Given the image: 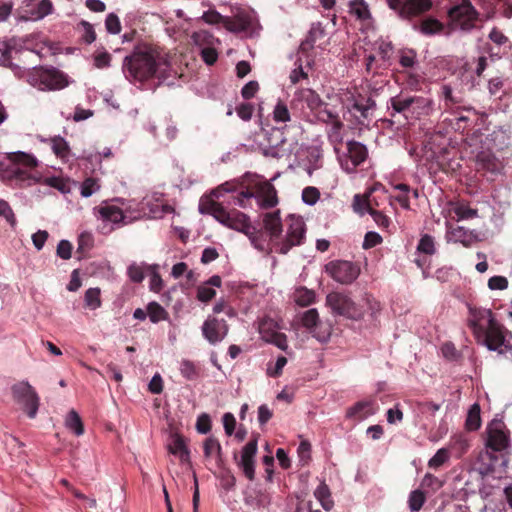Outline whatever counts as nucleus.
I'll list each match as a JSON object with an SVG mask.
<instances>
[{
  "instance_id": "nucleus-1",
  "label": "nucleus",
  "mask_w": 512,
  "mask_h": 512,
  "mask_svg": "<svg viewBox=\"0 0 512 512\" xmlns=\"http://www.w3.org/2000/svg\"><path fill=\"white\" fill-rule=\"evenodd\" d=\"M467 325L477 342L489 350L502 354V347L512 349L505 344V328L496 320L491 309L468 305Z\"/></svg>"
},
{
  "instance_id": "nucleus-2",
  "label": "nucleus",
  "mask_w": 512,
  "mask_h": 512,
  "mask_svg": "<svg viewBox=\"0 0 512 512\" xmlns=\"http://www.w3.org/2000/svg\"><path fill=\"white\" fill-rule=\"evenodd\" d=\"M37 164V159L25 152L5 154L0 156V178L21 187L30 186L38 181V177L33 173Z\"/></svg>"
},
{
  "instance_id": "nucleus-3",
  "label": "nucleus",
  "mask_w": 512,
  "mask_h": 512,
  "mask_svg": "<svg viewBox=\"0 0 512 512\" xmlns=\"http://www.w3.org/2000/svg\"><path fill=\"white\" fill-rule=\"evenodd\" d=\"M161 60L157 49L144 46L124 58L122 70L128 80L142 82L155 76Z\"/></svg>"
},
{
  "instance_id": "nucleus-4",
  "label": "nucleus",
  "mask_w": 512,
  "mask_h": 512,
  "mask_svg": "<svg viewBox=\"0 0 512 512\" xmlns=\"http://www.w3.org/2000/svg\"><path fill=\"white\" fill-rule=\"evenodd\" d=\"M200 211L211 214L221 224L244 234H250L253 228L246 214L236 209L226 210L220 203L215 201H209L205 206L201 205Z\"/></svg>"
},
{
  "instance_id": "nucleus-5",
  "label": "nucleus",
  "mask_w": 512,
  "mask_h": 512,
  "mask_svg": "<svg viewBox=\"0 0 512 512\" xmlns=\"http://www.w3.org/2000/svg\"><path fill=\"white\" fill-rule=\"evenodd\" d=\"M27 81L39 90H59L68 85L67 76L54 67H34L29 71Z\"/></svg>"
},
{
  "instance_id": "nucleus-6",
  "label": "nucleus",
  "mask_w": 512,
  "mask_h": 512,
  "mask_svg": "<svg viewBox=\"0 0 512 512\" xmlns=\"http://www.w3.org/2000/svg\"><path fill=\"white\" fill-rule=\"evenodd\" d=\"M286 236L276 245V251L287 254L293 247L300 246L306 238V225L302 217L289 215L286 218Z\"/></svg>"
},
{
  "instance_id": "nucleus-7",
  "label": "nucleus",
  "mask_w": 512,
  "mask_h": 512,
  "mask_svg": "<svg viewBox=\"0 0 512 512\" xmlns=\"http://www.w3.org/2000/svg\"><path fill=\"white\" fill-rule=\"evenodd\" d=\"M375 107L376 103L371 96L352 93L347 98L346 108L359 125H366L370 122Z\"/></svg>"
},
{
  "instance_id": "nucleus-8",
  "label": "nucleus",
  "mask_w": 512,
  "mask_h": 512,
  "mask_svg": "<svg viewBox=\"0 0 512 512\" xmlns=\"http://www.w3.org/2000/svg\"><path fill=\"white\" fill-rule=\"evenodd\" d=\"M326 302L332 311L349 319L359 320L363 317V310L346 294L331 292Z\"/></svg>"
},
{
  "instance_id": "nucleus-9",
  "label": "nucleus",
  "mask_w": 512,
  "mask_h": 512,
  "mask_svg": "<svg viewBox=\"0 0 512 512\" xmlns=\"http://www.w3.org/2000/svg\"><path fill=\"white\" fill-rule=\"evenodd\" d=\"M14 400L30 418H34L39 408V397L35 389L28 382H19L12 386Z\"/></svg>"
},
{
  "instance_id": "nucleus-10",
  "label": "nucleus",
  "mask_w": 512,
  "mask_h": 512,
  "mask_svg": "<svg viewBox=\"0 0 512 512\" xmlns=\"http://www.w3.org/2000/svg\"><path fill=\"white\" fill-rule=\"evenodd\" d=\"M326 272L336 281L341 284L353 283L360 274V267L346 260L331 261L326 265Z\"/></svg>"
},
{
  "instance_id": "nucleus-11",
  "label": "nucleus",
  "mask_w": 512,
  "mask_h": 512,
  "mask_svg": "<svg viewBox=\"0 0 512 512\" xmlns=\"http://www.w3.org/2000/svg\"><path fill=\"white\" fill-rule=\"evenodd\" d=\"M448 14L453 23L466 31L475 27L479 15L470 0H462L460 4L451 7Z\"/></svg>"
},
{
  "instance_id": "nucleus-12",
  "label": "nucleus",
  "mask_w": 512,
  "mask_h": 512,
  "mask_svg": "<svg viewBox=\"0 0 512 512\" xmlns=\"http://www.w3.org/2000/svg\"><path fill=\"white\" fill-rule=\"evenodd\" d=\"M387 3L404 19L416 17L428 11L432 6L431 0H387Z\"/></svg>"
},
{
  "instance_id": "nucleus-13",
  "label": "nucleus",
  "mask_w": 512,
  "mask_h": 512,
  "mask_svg": "<svg viewBox=\"0 0 512 512\" xmlns=\"http://www.w3.org/2000/svg\"><path fill=\"white\" fill-rule=\"evenodd\" d=\"M390 102L392 109L402 114L407 112L420 114L429 104V101L424 97L404 95L403 93L392 97Z\"/></svg>"
},
{
  "instance_id": "nucleus-14",
  "label": "nucleus",
  "mask_w": 512,
  "mask_h": 512,
  "mask_svg": "<svg viewBox=\"0 0 512 512\" xmlns=\"http://www.w3.org/2000/svg\"><path fill=\"white\" fill-rule=\"evenodd\" d=\"M258 449V436L251 439L241 451V457L238 460L237 454L234 459L237 461L238 467L242 470L245 477L253 481L255 479V456Z\"/></svg>"
},
{
  "instance_id": "nucleus-15",
  "label": "nucleus",
  "mask_w": 512,
  "mask_h": 512,
  "mask_svg": "<svg viewBox=\"0 0 512 512\" xmlns=\"http://www.w3.org/2000/svg\"><path fill=\"white\" fill-rule=\"evenodd\" d=\"M229 326L224 319L208 317L202 325V334L210 344L221 342L228 334Z\"/></svg>"
},
{
  "instance_id": "nucleus-16",
  "label": "nucleus",
  "mask_w": 512,
  "mask_h": 512,
  "mask_svg": "<svg viewBox=\"0 0 512 512\" xmlns=\"http://www.w3.org/2000/svg\"><path fill=\"white\" fill-rule=\"evenodd\" d=\"M301 322L304 327L310 330L315 338H317L320 342H326L330 337L329 329L321 330V325L319 323V314L318 311L314 308L307 310L304 312Z\"/></svg>"
},
{
  "instance_id": "nucleus-17",
  "label": "nucleus",
  "mask_w": 512,
  "mask_h": 512,
  "mask_svg": "<svg viewBox=\"0 0 512 512\" xmlns=\"http://www.w3.org/2000/svg\"><path fill=\"white\" fill-rule=\"evenodd\" d=\"M509 438L503 430V423L497 422L488 428L487 447L500 452L508 447Z\"/></svg>"
},
{
  "instance_id": "nucleus-18",
  "label": "nucleus",
  "mask_w": 512,
  "mask_h": 512,
  "mask_svg": "<svg viewBox=\"0 0 512 512\" xmlns=\"http://www.w3.org/2000/svg\"><path fill=\"white\" fill-rule=\"evenodd\" d=\"M347 154L351 166L346 163L347 171H354L357 166L362 164L368 156V150L366 146L358 141L351 140L347 142Z\"/></svg>"
},
{
  "instance_id": "nucleus-19",
  "label": "nucleus",
  "mask_w": 512,
  "mask_h": 512,
  "mask_svg": "<svg viewBox=\"0 0 512 512\" xmlns=\"http://www.w3.org/2000/svg\"><path fill=\"white\" fill-rule=\"evenodd\" d=\"M271 324V321L263 320L259 324L260 334L266 342L274 344L279 349L286 351L288 348L287 336L284 333L271 330Z\"/></svg>"
},
{
  "instance_id": "nucleus-20",
  "label": "nucleus",
  "mask_w": 512,
  "mask_h": 512,
  "mask_svg": "<svg viewBox=\"0 0 512 512\" xmlns=\"http://www.w3.org/2000/svg\"><path fill=\"white\" fill-rule=\"evenodd\" d=\"M263 226L270 236V240L278 239L283 231L280 211L268 212L263 216Z\"/></svg>"
},
{
  "instance_id": "nucleus-21",
  "label": "nucleus",
  "mask_w": 512,
  "mask_h": 512,
  "mask_svg": "<svg viewBox=\"0 0 512 512\" xmlns=\"http://www.w3.org/2000/svg\"><path fill=\"white\" fill-rule=\"evenodd\" d=\"M253 18L250 15L239 14L235 17H226L224 27L233 33L246 32L252 27Z\"/></svg>"
},
{
  "instance_id": "nucleus-22",
  "label": "nucleus",
  "mask_w": 512,
  "mask_h": 512,
  "mask_svg": "<svg viewBox=\"0 0 512 512\" xmlns=\"http://www.w3.org/2000/svg\"><path fill=\"white\" fill-rule=\"evenodd\" d=\"M476 167L478 171L497 173L500 171L501 163L492 153L482 151L476 157Z\"/></svg>"
},
{
  "instance_id": "nucleus-23",
  "label": "nucleus",
  "mask_w": 512,
  "mask_h": 512,
  "mask_svg": "<svg viewBox=\"0 0 512 512\" xmlns=\"http://www.w3.org/2000/svg\"><path fill=\"white\" fill-rule=\"evenodd\" d=\"M95 211L99 214L100 218L103 221H108L114 224L123 223L125 220V215L123 211L114 205H101L99 207L94 208Z\"/></svg>"
},
{
  "instance_id": "nucleus-24",
  "label": "nucleus",
  "mask_w": 512,
  "mask_h": 512,
  "mask_svg": "<svg viewBox=\"0 0 512 512\" xmlns=\"http://www.w3.org/2000/svg\"><path fill=\"white\" fill-rule=\"evenodd\" d=\"M295 96L298 100L306 103L307 107L314 113L317 109L321 108L324 101L318 93L310 88H302L296 91Z\"/></svg>"
},
{
  "instance_id": "nucleus-25",
  "label": "nucleus",
  "mask_w": 512,
  "mask_h": 512,
  "mask_svg": "<svg viewBox=\"0 0 512 512\" xmlns=\"http://www.w3.org/2000/svg\"><path fill=\"white\" fill-rule=\"evenodd\" d=\"M441 97L444 100V107L446 110H450L452 113L457 114L461 108L460 104L463 99L460 95H455L452 88L448 85L441 87Z\"/></svg>"
},
{
  "instance_id": "nucleus-26",
  "label": "nucleus",
  "mask_w": 512,
  "mask_h": 512,
  "mask_svg": "<svg viewBox=\"0 0 512 512\" xmlns=\"http://www.w3.org/2000/svg\"><path fill=\"white\" fill-rule=\"evenodd\" d=\"M259 204L262 208H272L278 203L277 191L270 183H265L260 188V195L258 198Z\"/></svg>"
},
{
  "instance_id": "nucleus-27",
  "label": "nucleus",
  "mask_w": 512,
  "mask_h": 512,
  "mask_svg": "<svg viewBox=\"0 0 512 512\" xmlns=\"http://www.w3.org/2000/svg\"><path fill=\"white\" fill-rule=\"evenodd\" d=\"M168 451L171 454L178 456L180 461L183 463L189 461L190 452L186 446L184 438L178 434L175 435L171 443L168 444Z\"/></svg>"
},
{
  "instance_id": "nucleus-28",
  "label": "nucleus",
  "mask_w": 512,
  "mask_h": 512,
  "mask_svg": "<svg viewBox=\"0 0 512 512\" xmlns=\"http://www.w3.org/2000/svg\"><path fill=\"white\" fill-rule=\"evenodd\" d=\"M374 414L373 402L371 401H359L354 406L348 409L347 417L357 418L362 420L368 416Z\"/></svg>"
},
{
  "instance_id": "nucleus-29",
  "label": "nucleus",
  "mask_w": 512,
  "mask_h": 512,
  "mask_svg": "<svg viewBox=\"0 0 512 512\" xmlns=\"http://www.w3.org/2000/svg\"><path fill=\"white\" fill-rule=\"evenodd\" d=\"M203 450L206 458H215L217 463H222V447L216 437L210 436L206 438L203 444Z\"/></svg>"
},
{
  "instance_id": "nucleus-30",
  "label": "nucleus",
  "mask_w": 512,
  "mask_h": 512,
  "mask_svg": "<svg viewBox=\"0 0 512 512\" xmlns=\"http://www.w3.org/2000/svg\"><path fill=\"white\" fill-rule=\"evenodd\" d=\"M0 65L9 68L15 75H20L21 67L12 62L6 37L0 39Z\"/></svg>"
},
{
  "instance_id": "nucleus-31",
  "label": "nucleus",
  "mask_w": 512,
  "mask_h": 512,
  "mask_svg": "<svg viewBox=\"0 0 512 512\" xmlns=\"http://www.w3.org/2000/svg\"><path fill=\"white\" fill-rule=\"evenodd\" d=\"M315 498L320 502L324 510L330 511L334 505L328 485L322 482L314 491Z\"/></svg>"
},
{
  "instance_id": "nucleus-32",
  "label": "nucleus",
  "mask_w": 512,
  "mask_h": 512,
  "mask_svg": "<svg viewBox=\"0 0 512 512\" xmlns=\"http://www.w3.org/2000/svg\"><path fill=\"white\" fill-rule=\"evenodd\" d=\"M324 36H325V32H324V29L321 27V25L319 23L314 24V25H312L306 39L301 43L300 48L303 51L311 49L314 47L317 40L323 38Z\"/></svg>"
},
{
  "instance_id": "nucleus-33",
  "label": "nucleus",
  "mask_w": 512,
  "mask_h": 512,
  "mask_svg": "<svg viewBox=\"0 0 512 512\" xmlns=\"http://www.w3.org/2000/svg\"><path fill=\"white\" fill-rule=\"evenodd\" d=\"M51 148L54 154L62 159L68 160L70 156V147L67 141L61 136H55L51 139Z\"/></svg>"
},
{
  "instance_id": "nucleus-34",
  "label": "nucleus",
  "mask_w": 512,
  "mask_h": 512,
  "mask_svg": "<svg viewBox=\"0 0 512 512\" xmlns=\"http://www.w3.org/2000/svg\"><path fill=\"white\" fill-rule=\"evenodd\" d=\"M8 48L10 51V55L12 56V53H20L23 50H29L33 51V49L28 46V42L30 41V36L25 37H10L7 38Z\"/></svg>"
},
{
  "instance_id": "nucleus-35",
  "label": "nucleus",
  "mask_w": 512,
  "mask_h": 512,
  "mask_svg": "<svg viewBox=\"0 0 512 512\" xmlns=\"http://www.w3.org/2000/svg\"><path fill=\"white\" fill-rule=\"evenodd\" d=\"M465 425L466 428L470 431H476L480 428V406L477 403L473 404L469 409Z\"/></svg>"
},
{
  "instance_id": "nucleus-36",
  "label": "nucleus",
  "mask_w": 512,
  "mask_h": 512,
  "mask_svg": "<svg viewBox=\"0 0 512 512\" xmlns=\"http://www.w3.org/2000/svg\"><path fill=\"white\" fill-rule=\"evenodd\" d=\"M426 502V494L420 489L410 492L408 506L411 512H419Z\"/></svg>"
},
{
  "instance_id": "nucleus-37",
  "label": "nucleus",
  "mask_w": 512,
  "mask_h": 512,
  "mask_svg": "<svg viewBox=\"0 0 512 512\" xmlns=\"http://www.w3.org/2000/svg\"><path fill=\"white\" fill-rule=\"evenodd\" d=\"M444 25L437 19L426 18L420 24V32L424 35H434L442 32Z\"/></svg>"
},
{
  "instance_id": "nucleus-38",
  "label": "nucleus",
  "mask_w": 512,
  "mask_h": 512,
  "mask_svg": "<svg viewBox=\"0 0 512 512\" xmlns=\"http://www.w3.org/2000/svg\"><path fill=\"white\" fill-rule=\"evenodd\" d=\"M147 314L153 323H158L168 318V312L157 302H150L147 305Z\"/></svg>"
},
{
  "instance_id": "nucleus-39",
  "label": "nucleus",
  "mask_w": 512,
  "mask_h": 512,
  "mask_svg": "<svg viewBox=\"0 0 512 512\" xmlns=\"http://www.w3.org/2000/svg\"><path fill=\"white\" fill-rule=\"evenodd\" d=\"M327 125H330L327 131L329 141L334 145L336 143H341L343 140L341 130L343 129L344 124L340 118H336L334 121L328 123Z\"/></svg>"
},
{
  "instance_id": "nucleus-40",
  "label": "nucleus",
  "mask_w": 512,
  "mask_h": 512,
  "mask_svg": "<svg viewBox=\"0 0 512 512\" xmlns=\"http://www.w3.org/2000/svg\"><path fill=\"white\" fill-rule=\"evenodd\" d=\"M66 426L73 431L77 436L84 433L83 422L79 414L75 410H71L66 418Z\"/></svg>"
},
{
  "instance_id": "nucleus-41",
  "label": "nucleus",
  "mask_w": 512,
  "mask_h": 512,
  "mask_svg": "<svg viewBox=\"0 0 512 512\" xmlns=\"http://www.w3.org/2000/svg\"><path fill=\"white\" fill-rule=\"evenodd\" d=\"M100 295L101 291L99 288H89L84 296L85 306L90 310L99 308L102 304Z\"/></svg>"
},
{
  "instance_id": "nucleus-42",
  "label": "nucleus",
  "mask_w": 512,
  "mask_h": 512,
  "mask_svg": "<svg viewBox=\"0 0 512 512\" xmlns=\"http://www.w3.org/2000/svg\"><path fill=\"white\" fill-rule=\"evenodd\" d=\"M294 300L302 307L309 306L315 301V293L312 290L302 287L295 291Z\"/></svg>"
},
{
  "instance_id": "nucleus-43",
  "label": "nucleus",
  "mask_w": 512,
  "mask_h": 512,
  "mask_svg": "<svg viewBox=\"0 0 512 512\" xmlns=\"http://www.w3.org/2000/svg\"><path fill=\"white\" fill-rule=\"evenodd\" d=\"M291 115L287 105L279 100L273 110V120L276 123H286L290 121Z\"/></svg>"
},
{
  "instance_id": "nucleus-44",
  "label": "nucleus",
  "mask_w": 512,
  "mask_h": 512,
  "mask_svg": "<svg viewBox=\"0 0 512 512\" xmlns=\"http://www.w3.org/2000/svg\"><path fill=\"white\" fill-rule=\"evenodd\" d=\"M180 372L187 380H195L199 375L198 367L190 360H182Z\"/></svg>"
},
{
  "instance_id": "nucleus-45",
  "label": "nucleus",
  "mask_w": 512,
  "mask_h": 512,
  "mask_svg": "<svg viewBox=\"0 0 512 512\" xmlns=\"http://www.w3.org/2000/svg\"><path fill=\"white\" fill-rule=\"evenodd\" d=\"M351 12L360 20H367L370 18L368 5L363 0H354L350 4Z\"/></svg>"
},
{
  "instance_id": "nucleus-46",
  "label": "nucleus",
  "mask_w": 512,
  "mask_h": 512,
  "mask_svg": "<svg viewBox=\"0 0 512 512\" xmlns=\"http://www.w3.org/2000/svg\"><path fill=\"white\" fill-rule=\"evenodd\" d=\"M320 122L328 124L338 118V114L328 108L327 103H323L321 108L313 113Z\"/></svg>"
},
{
  "instance_id": "nucleus-47",
  "label": "nucleus",
  "mask_w": 512,
  "mask_h": 512,
  "mask_svg": "<svg viewBox=\"0 0 512 512\" xmlns=\"http://www.w3.org/2000/svg\"><path fill=\"white\" fill-rule=\"evenodd\" d=\"M449 450L446 448L439 449L435 455L428 461V467L431 469H438L445 462L449 460Z\"/></svg>"
},
{
  "instance_id": "nucleus-48",
  "label": "nucleus",
  "mask_w": 512,
  "mask_h": 512,
  "mask_svg": "<svg viewBox=\"0 0 512 512\" xmlns=\"http://www.w3.org/2000/svg\"><path fill=\"white\" fill-rule=\"evenodd\" d=\"M417 250L427 255L434 254L435 245L433 237L428 234L423 235L418 243Z\"/></svg>"
},
{
  "instance_id": "nucleus-49",
  "label": "nucleus",
  "mask_w": 512,
  "mask_h": 512,
  "mask_svg": "<svg viewBox=\"0 0 512 512\" xmlns=\"http://www.w3.org/2000/svg\"><path fill=\"white\" fill-rule=\"evenodd\" d=\"M450 238L454 242L462 243L465 247H469L471 243V239L467 235L466 230H464L462 227L453 228L450 231Z\"/></svg>"
},
{
  "instance_id": "nucleus-50",
  "label": "nucleus",
  "mask_w": 512,
  "mask_h": 512,
  "mask_svg": "<svg viewBox=\"0 0 512 512\" xmlns=\"http://www.w3.org/2000/svg\"><path fill=\"white\" fill-rule=\"evenodd\" d=\"M100 189V185L95 178H87L81 185V195L83 197H90L93 193Z\"/></svg>"
},
{
  "instance_id": "nucleus-51",
  "label": "nucleus",
  "mask_w": 512,
  "mask_h": 512,
  "mask_svg": "<svg viewBox=\"0 0 512 512\" xmlns=\"http://www.w3.org/2000/svg\"><path fill=\"white\" fill-rule=\"evenodd\" d=\"M0 217H4L12 227L16 225L14 212L9 203L3 199H0Z\"/></svg>"
},
{
  "instance_id": "nucleus-52",
  "label": "nucleus",
  "mask_w": 512,
  "mask_h": 512,
  "mask_svg": "<svg viewBox=\"0 0 512 512\" xmlns=\"http://www.w3.org/2000/svg\"><path fill=\"white\" fill-rule=\"evenodd\" d=\"M320 198V192L316 187L308 186L302 191V200L309 205L315 204Z\"/></svg>"
},
{
  "instance_id": "nucleus-53",
  "label": "nucleus",
  "mask_w": 512,
  "mask_h": 512,
  "mask_svg": "<svg viewBox=\"0 0 512 512\" xmlns=\"http://www.w3.org/2000/svg\"><path fill=\"white\" fill-rule=\"evenodd\" d=\"M455 214L459 219H472L477 217L478 211L477 209H473L466 204H459L455 208Z\"/></svg>"
},
{
  "instance_id": "nucleus-54",
  "label": "nucleus",
  "mask_w": 512,
  "mask_h": 512,
  "mask_svg": "<svg viewBox=\"0 0 512 512\" xmlns=\"http://www.w3.org/2000/svg\"><path fill=\"white\" fill-rule=\"evenodd\" d=\"M105 27L111 34H118L121 31V23L118 16L114 13L107 15L105 20Z\"/></svg>"
},
{
  "instance_id": "nucleus-55",
  "label": "nucleus",
  "mask_w": 512,
  "mask_h": 512,
  "mask_svg": "<svg viewBox=\"0 0 512 512\" xmlns=\"http://www.w3.org/2000/svg\"><path fill=\"white\" fill-rule=\"evenodd\" d=\"M216 295V291L207 284L199 286L197 289V299L201 302H208Z\"/></svg>"
},
{
  "instance_id": "nucleus-56",
  "label": "nucleus",
  "mask_w": 512,
  "mask_h": 512,
  "mask_svg": "<svg viewBox=\"0 0 512 512\" xmlns=\"http://www.w3.org/2000/svg\"><path fill=\"white\" fill-rule=\"evenodd\" d=\"M196 429L201 434H207L211 430V419L208 414L203 413L198 416Z\"/></svg>"
},
{
  "instance_id": "nucleus-57",
  "label": "nucleus",
  "mask_w": 512,
  "mask_h": 512,
  "mask_svg": "<svg viewBox=\"0 0 512 512\" xmlns=\"http://www.w3.org/2000/svg\"><path fill=\"white\" fill-rule=\"evenodd\" d=\"M368 213L371 215L376 224L381 228H387L390 224V219L383 214L381 211L373 208L368 209Z\"/></svg>"
},
{
  "instance_id": "nucleus-58",
  "label": "nucleus",
  "mask_w": 512,
  "mask_h": 512,
  "mask_svg": "<svg viewBox=\"0 0 512 512\" xmlns=\"http://www.w3.org/2000/svg\"><path fill=\"white\" fill-rule=\"evenodd\" d=\"M72 249L73 246L69 241L61 240L57 246V255L64 260H68L71 258Z\"/></svg>"
},
{
  "instance_id": "nucleus-59",
  "label": "nucleus",
  "mask_w": 512,
  "mask_h": 512,
  "mask_svg": "<svg viewBox=\"0 0 512 512\" xmlns=\"http://www.w3.org/2000/svg\"><path fill=\"white\" fill-rule=\"evenodd\" d=\"M289 79L292 84H298L301 80L308 79V73L305 71L301 63L291 71Z\"/></svg>"
},
{
  "instance_id": "nucleus-60",
  "label": "nucleus",
  "mask_w": 512,
  "mask_h": 512,
  "mask_svg": "<svg viewBox=\"0 0 512 512\" xmlns=\"http://www.w3.org/2000/svg\"><path fill=\"white\" fill-rule=\"evenodd\" d=\"M382 242V237L376 232H367L364 237L363 248L370 249Z\"/></svg>"
},
{
  "instance_id": "nucleus-61",
  "label": "nucleus",
  "mask_w": 512,
  "mask_h": 512,
  "mask_svg": "<svg viewBox=\"0 0 512 512\" xmlns=\"http://www.w3.org/2000/svg\"><path fill=\"white\" fill-rule=\"evenodd\" d=\"M488 287L491 290H504L508 287V280L504 276H493L488 280Z\"/></svg>"
},
{
  "instance_id": "nucleus-62",
  "label": "nucleus",
  "mask_w": 512,
  "mask_h": 512,
  "mask_svg": "<svg viewBox=\"0 0 512 512\" xmlns=\"http://www.w3.org/2000/svg\"><path fill=\"white\" fill-rule=\"evenodd\" d=\"M443 485L442 481H440L436 476L431 473H427L421 482L422 487L432 488L433 490H437L441 488Z\"/></svg>"
},
{
  "instance_id": "nucleus-63",
  "label": "nucleus",
  "mask_w": 512,
  "mask_h": 512,
  "mask_svg": "<svg viewBox=\"0 0 512 512\" xmlns=\"http://www.w3.org/2000/svg\"><path fill=\"white\" fill-rule=\"evenodd\" d=\"M253 105L250 103H241L237 108V115L244 121H249L253 114Z\"/></svg>"
},
{
  "instance_id": "nucleus-64",
  "label": "nucleus",
  "mask_w": 512,
  "mask_h": 512,
  "mask_svg": "<svg viewBox=\"0 0 512 512\" xmlns=\"http://www.w3.org/2000/svg\"><path fill=\"white\" fill-rule=\"evenodd\" d=\"M259 89V84L257 81H250L244 85L241 90V95L244 99L248 100L255 96L256 92Z\"/></svg>"
}]
</instances>
